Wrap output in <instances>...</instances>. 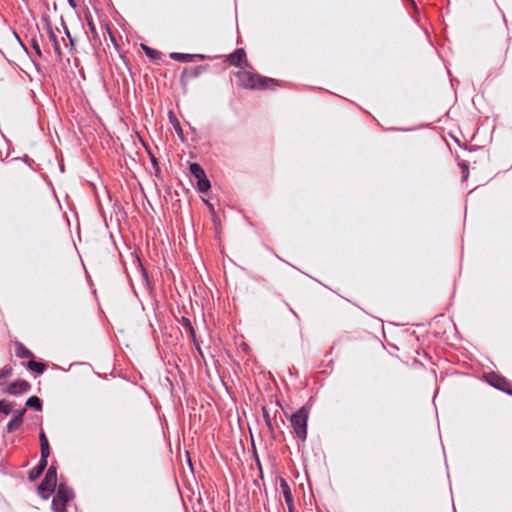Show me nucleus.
<instances>
[{
  "label": "nucleus",
  "instance_id": "1",
  "mask_svg": "<svg viewBox=\"0 0 512 512\" xmlns=\"http://www.w3.org/2000/svg\"><path fill=\"white\" fill-rule=\"evenodd\" d=\"M240 85L248 89H267L270 85H276V80L269 77L255 75L251 72L243 71L237 74Z\"/></svg>",
  "mask_w": 512,
  "mask_h": 512
},
{
  "label": "nucleus",
  "instance_id": "2",
  "mask_svg": "<svg viewBox=\"0 0 512 512\" xmlns=\"http://www.w3.org/2000/svg\"><path fill=\"white\" fill-rule=\"evenodd\" d=\"M309 418V409L306 406H302L290 417V422L293 427L295 436L301 441H305L307 438V424Z\"/></svg>",
  "mask_w": 512,
  "mask_h": 512
},
{
  "label": "nucleus",
  "instance_id": "3",
  "mask_svg": "<svg viewBox=\"0 0 512 512\" xmlns=\"http://www.w3.org/2000/svg\"><path fill=\"white\" fill-rule=\"evenodd\" d=\"M74 498V491L65 483L61 482L56 494L52 500L51 507L53 512H66V505Z\"/></svg>",
  "mask_w": 512,
  "mask_h": 512
},
{
  "label": "nucleus",
  "instance_id": "4",
  "mask_svg": "<svg viewBox=\"0 0 512 512\" xmlns=\"http://www.w3.org/2000/svg\"><path fill=\"white\" fill-rule=\"evenodd\" d=\"M57 486V469L54 465H51L42 482L38 486V494L43 499L47 500L54 492Z\"/></svg>",
  "mask_w": 512,
  "mask_h": 512
},
{
  "label": "nucleus",
  "instance_id": "5",
  "mask_svg": "<svg viewBox=\"0 0 512 512\" xmlns=\"http://www.w3.org/2000/svg\"><path fill=\"white\" fill-rule=\"evenodd\" d=\"M191 175L197 180V188L200 192L206 193L211 188L209 179L202 166L198 163H191L189 167Z\"/></svg>",
  "mask_w": 512,
  "mask_h": 512
},
{
  "label": "nucleus",
  "instance_id": "6",
  "mask_svg": "<svg viewBox=\"0 0 512 512\" xmlns=\"http://www.w3.org/2000/svg\"><path fill=\"white\" fill-rule=\"evenodd\" d=\"M487 381L494 388L512 395V384L506 378L496 373H490L487 376Z\"/></svg>",
  "mask_w": 512,
  "mask_h": 512
},
{
  "label": "nucleus",
  "instance_id": "7",
  "mask_svg": "<svg viewBox=\"0 0 512 512\" xmlns=\"http://www.w3.org/2000/svg\"><path fill=\"white\" fill-rule=\"evenodd\" d=\"M30 389L31 385L26 380H16L8 385L6 393L10 395H21L28 392Z\"/></svg>",
  "mask_w": 512,
  "mask_h": 512
},
{
  "label": "nucleus",
  "instance_id": "8",
  "mask_svg": "<svg viewBox=\"0 0 512 512\" xmlns=\"http://www.w3.org/2000/svg\"><path fill=\"white\" fill-rule=\"evenodd\" d=\"M46 29H47L49 40L51 41V43L53 45L54 52L56 53L58 59L61 60L63 57V54H62L60 42H59L58 37H57L55 31L53 30L49 21L46 22Z\"/></svg>",
  "mask_w": 512,
  "mask_h": 512
},
{
  "label": "nucleus",
  "instance_id": "9",
  "mask_svg": "<svg viewBox=\"0 0 512 512\" xmlns=\"http://www.w3.org/2000/svg\"><path fill=\"white\" fill-rule=\"evenodd\" d=\"M227 61L232 66L242 67L243 64H246V53L242 48L236 49L232 54L228 56Z\"/></svg>",
  "mask_w": 512,
  "mask_h": 512
},
{
  "label": "nucleus",
  "instance_id": "10",
  "mask_svg": "<svg viewBox=\"0 0 512 512\" xmlns=\"http://www.w3.org/2000/svg\"><path fill=\"white\" fill-rule=\"evenodd\" d=\"M47 458L41 456L38 464L29 472L28 479L33 482L38 479L47 467Z\"/></svg>",
  "mask_w": 512,
  "mask_h": 512
},
{
  "label": "nucleus",
  "instance_id": "11",
  "mask_svg": "<svg viewBox=\"0 0 512 512\" xmlns=\"http://www.w3.org/2000/svg\"><path fill=\"white\" fill-rule=\"evenodd\" d=\"M15 354L19 358H33L34 357L33 353L29 349H27L23 343L18 342V341L15 343Z\"/></svg>",
  "mask_w": 512,
  "mask_h": 512
},
{
  "label": "nucleus",
  "instance_id": "12",
  "mask_svg": "<svg viewBox=\"0 0 512 512\" xmlns=\"http://www.w3.org/2000/svg\"><path fill=\"white\" fill-rule=\"evenodd\" d=\"M39 441H40L41 456H43V458H48L50 455V447H49L48 439L44 432H41L39 434Z\"/></svg>",
  "mask_w": 512,
  "mask_h": 512
},
{
  "label": "nucleus",
  "instance_id": "13",
  "mask_svg": "<svg viewBox=\"0 0 512 512\" xmlns=\"http://www.w3.org/2000/svg\"><path fill=\"white\" fill-rule=\"evenodd\" d=\"M169 57L174 61H178V62H182V63L193 62L195 60V56H191V54L179 53V52H172V53H170Z\"/></svg>",
  "mask_w": 512,
  "mask_h": 512
},
{
  "label": "nucleus",
  "instance_id": "14",
  "mask_svg": "<svg viewBox=\"0 0 512 512\" xmlns=\"http://www.w3.org/2000/svg\"><path fill=\"white\" fill-rule=\"evenodd\" d=\"M27 369L37 374H43L46 370V365L43 362H37L33 359H30L27 363Z\"/></svg>",
  "mask_w": 512,
  "mask_h": 512
},
{
  "label": "nucleus",
  "instance_id": "15",
  "mask_svg": "<svg viewBox=\"0 0 512 512\" xmlns=\"http://www.w3.org/2000/svg\"><path fill=\"white\" fill-rule=\"evenodd\" d=\"M25 405H26V407L35 409L36 411H41L42 407H43L41 399L39 397H37V396L29 397L26 400Z\"/></svg>",
  "mask_w": 512,
  "mask_h": 512
},
{
  "label": "nucleus",
  "instance_id": "16",
  "mask_svg": "<svg viewBox=\"0 0 512 512\" xmlns=\"http://www.w3.org/2000/svg\"><path fill=\"white\" fill-rule=\"evenodd\" d=\"M141 48L149 59L159 60L161 58V53L158 50L150 48L145 44H141Z\"/></svg>",
  "mask_w": 512,
  "mask_h": 512
},
{
  "label": "nucleus",
  "instance_id": "17",
  "mask_svg": "<svg viewBox=\"0 0 512 512\" xmlns=\"http://www.w3.org/2000/svg\"><path fill=\"white\" fill-rule=\"evenodd\" d=\"M169 119H170V123L172 124L178 137L183 141L184 140L183 130L181 128L179 121L177 120V118L175 117V115L172 112H170V114H169Z\"/></svg>",
  "mask_w": 512,
  "mask_h": 512
},
{
  "label": "nucleus",
  "instance_id": "18",
  "mask_svg": "<svg viewBox=\"0 0 512 512\" xmlns=\"http://www.w3.org/2000/svg\"><path fill=\"white\" fill-rule=\"evenodd\" d=\"M13 412V404L12 402L6 399H0V413L5 415H9Z\"/></svg>",
  "mask_w": 512,
  "mask_h": 512
},
{
  "label": "nucleus",
  "instance_id": "19",
  "mask_svg": "<svg viewBox=\"0 0 512 512\" xmlns=\"http://www.w3.org/2000/svg\"><path fill=\"white\" fill-rule=\"evenodd\" d=\"M280 488L284 498L292 496L290 486L284 478H280Z\"/></svg>",
  "mask_w": 512,
  "mask_h": 512
},
{
  "label": "nucleus",
  "instance_id": "20",
  "mask_svg": "<svg viewBox=\"0 0 512 512\" xmlns=\"http://www.w3.org/2000/svg\"><path fill=\"white\" fill-rule=\"evenodd\" d=\"M22 424L23 423L20 422L19 420L12 418L7 424V427H6L7 432L12 433V432L16 431L17 429H19L21 427Z\"/></svg>",
  "mask_w": 512,
  "mask_h": 512
},
{
  "label": "nucleus",
  "instance_id": "21",
  "mask_svg": "<svg viewBox=\"0 0 512 512\" xmlns=\"http://www.w3.org/2000/svg\"><path fill=\"white\" fill-rule=\"evenodd\" d=\"M206 69L205 66H202V65H199V66H195V67H192L189 71V77L190 78H197L199 77L202 72Z\"/></svg>",
  "mask_w": 512,
  "mask_h": 512
},
{
  "label": "nucleus",
  "instance_id": "22",
  "mask_svg": "<svg viewBox=\"0 0 512 512\" xmlns=\"http://www.w3.org/2000/svg\"><path fill=\"white\" fill-rule=\"evenodd\" d=\"M85 18H86L87 25H88L90 33L93 35V37H97L98 34H97L96 26H95V24L93 22V19H92L91 15L90 14H86Z\"/></svg>",
  "mask_w": 512,
  "mask_h": 512
},
{
  "label": "nucleus",
  "instance_id": "23",
  "mask_svg": "<svg viewBox=\"0 0 512 512\" xmlns=\"http://www.w3.org/2000/svg\"><path fill=\"white\" fill-rule=\"evenodd\" d=\"M262 412H263V418H264L266 426L268 427V429L271 432H273V425H272V421H271V418H270V415H269V412H268L267 408L263 407L262 408Z\"/></svg>",
  "mask_w": 512,
  "mask_h": 512
},
{
  "label": "nucleus",
  "instance_id": "24",
  "mask_svg": "<svg viewBox=\"0 0 512 512\" xmlns=\"http://www.w3.org/2000/svg\"><path fill=\"white\" fill-rule=\"evenodd\" d=\"M62 26H63V28H64V33H65L66 37H67V38H68V40H69L70 48L72 49V48L74 47V42H75V40H74V38L71 36L70 31H69V29H68V27H67V25H66V23H65V21H64V20H62Z\"/></svg>",
  "mask_w": 512,
  "mask_h": 512
},
{
  "label": "nucleus",
  "instance_id": "25",
  "mask_svg": "<svg viewBox=\"0 0 512 512\" xmlns=\"http://www.w3.org/2000/svg\"><path fill=\"white\" fill-rule=\"evenodd\" d=\"M26 413V408H23V409H20V410H16L13 412V417L14 419H17L19 420L20 422L23 423V417Z\"/></svg>",
  "mask_w": 512,
  "mask_h": 512
},
{
  "label": "nucleus",
  "instance_id": "26",
  "mask_svg": "<svg viewBox=\"0 0 512 512\" xmlns=\"http://www.w3.org/2000/svg\"><path fill=\"white\" fill-rule=\"evenodd\" d=\"M32 47L38 57H42V51L40 45L36 39H32Z\"/></svg>",
  "mask_w": 512,
  "mask_h": 512
},
{
  "label": "nucleus",
  "instance_id": "27",
  "mask_svg": "<svg viewBox=\"0 0 512 512\" xmlns=\"http://www.w3.org/2000/svg\"><path fill=\"white\" fill-rule=\"evenodd\" d=\"M179 322L181 323V325L184 327L185 330H187L188 328H191V326H192L190 319L185 316H182L181 319L179 320Z\"/></svg>",
  "mask_w": 512,
  "mask_h": 512
},
{
  "label": "nucleus",
  "instance_id": "28",
  "mask_svg": "<svg viewBox=\"0 0 512 512\" xmlns=\"http://www.w3.org/2000/svg\"><path fill=\"white\" fill-rule=\"evenodd\" d=\"M149 156H150V161H151L152 166L156 169V171H158L159 166H158L157 158L150 152H149Z\"/></svg>",
  "mask_w": 512,
  "mask_h": 512
},
{
  "label": "nucleus",
  "instance_id": "29",
  "mask_svg": "<svg viewBox=\"0 0 512 512\" xmlns=\"http://www.w3.org/2000/svg\"><path fill=\"white\" fill-rule=\"evenodd\" d=\"M285 500V503L288 507V509H294V501H293V496H290V497H287V498H284Z\"/></svg>",
  "mask_w": 512,
  "mask_h": 512
},
{
  "label": "nucleus",
  "instance_id": "30",
  "mask_svg": "<svg viewBox=\"0 0 512 512\" xmlns=\"http://www.w3.org/2000/svg\"><path fill=\"white\" fill-rule=\"evenodd\" d=\"M11 374H12L11 368L3 369L1 371L0 378H7V377L11 376Z\"/></svg>",
  "mask_w": 512,
  "mask_h": 512
},
{
  "label": "nucleus",
  "instance_id": "31",
  "mask_svg": "<svg viewBox=\"0 0 512 512\" xmlns=\"http://www.w3.org/2000/svg\"><path fill=\"white\" fill-rule=\"evenodd\" d=\"M186 331L189 333L190 337L192 338L193 342L195 343L196 342V333H195L193 326H191V328H188Z\"/></svg>",
  "mask_w": 512,
  "mask_h": 512
},
{
  "label": "nucleus",
  "instance_id": "32",
  "mask_svg": "<svg viewBox=\"0 0 512 512\" xmlns=\"http://www.w3.org/2000/svg\"><path fill=\"white\" fill-rule=\"evenodd\" d=\"M186 331L189 333L190 337L192 338L193 342L195 343L196 342V333H195L193 326H191V328H188Z\"/></svg>",
  "mask_w": 512,
  "mask_h": 512
},
{
  "label": "nucleus",
  "instance_id": "33",
  "mask_svg": "<svg viewBox=\"0 0 512 512\" xmlns=\"http://www.w3.org/2000/svg\"><path fill=\"white\" fill-rule=\"evenodd\" d=\"M186 331L189 333L190 337L192 338L193 342L195 343L196 342V333H195L193 326H191V328H188Z\"/></svg>",
  "mask_w": 512,
  "mask_h": 512
},
{
  "label": "nucleus",
  "instance_id": "34",
  "mask_svg": "<svg viewBox=\"0 0 512 512\" xmlns=\"http://www.w3.org/2000/svg\"><path fill=\"white\" fill-rule=\"evenodd\" d=\"M191 56H195V59H199V60H204L206 57L203 54H191Z\"/></svg>",
  "mask_w": 512,
  "mask_h": 512
},
{
  "label": "nucleus",
  "instance_id": "35",
  "mask_svg": "<svg viewBox=\"0 0 512 512\" xmlns=\"http://www.w3.org/2000/svg\"><path fill=\"white\" fill-rule=\"evenodd\" d=\"M67 2L70 5V7H72L73 9H75L77 7L75 0H67Z\"/></svg>",
  "mask_w": 512,
  "mask_h": 512
},
{
  "label": "nucleus",
  "instance_id": "36",
  "mask_svg": "<svg viewBox=\"0 0 512 512\" xmlns=\"http://www.w3.org/2000/svg\"><path fill=\"white\" fill-rule=\"evenodd\" d=\"M289 309H290L291 313H293L295 316H297L292 308H289Z\"/></svg>",
  "mask_w": 512,
  "mask_h": 512
},
{
  "label": "nucleus",
  "instance_id": "37",
  "mask_svg": "<svg viewBox=\"0 0 512 512\" xmlns=\"http://www.w3.org/2000/svg\"><path fill=\"white\" fill-rule=\"evenodd\" d=\"M22 47H23V49L27 52V48H26V46H24V45L22 44Z\"/></svg>",
  "mask_w": 512,
  "mask_h": 512
},
{
  "label": "nucleus",
  "instance_id": "38",
  "mask_svg": "<svg viewBox=\"0 0 512 512\" xmlns=\"http://www.w3.org/2000/svg\"><path fill=\"white\" fill-rule=\"evenodd\" d=\"M294 509H289V512H293Z\"/></svg>",
  "mask_w": 512,
  "mask_h": 512
}]
</instances>
